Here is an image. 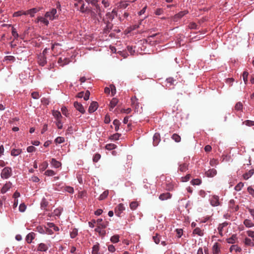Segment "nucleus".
<instances>
[{
  "instance_id": "46",
  "label": "nucleus",
  "mask_w": 254,
  "mask_h": 254,
  "mask_svg": "<svg viewBox=\"0 0 254 254\" xmlns=\"http://www.w3.org/2000/svg\"><path fill=\"white\" fill-rule=\"evenodd\" d=\"M243 124L246 125L247 126L251 127L254 126V121L251 120H246L243 123Z\"/></svg>"
},
{
  "instance_id": "58",
  "label": "nucleus",
  "mask_w": 254,
  "mask_h": 254,
  "mask_svg": "<svg viewBox=\"0 0 254 254\" xmlns=\"http://www.w3.org/2000/svg\"><path fill=\"white\" fill-rule=\"evenodd\" d=\"M31 96L33 98L37 99L40 97V95L38 92H33L31 93Z\"/></svg>"
},
{
  "instance_id": "47",
  "label": "nucleus",
  "mask_w": 254,
  "mask_h": 254,
  "mask_svg": "<svg viewBox=\"0 0 254 254\" xmlns=\"http://www.w3.org/2000/svg\"><path fill=\"white\" fill-rule=\"evenodd\" d=\"M128 5V4L126 1H121L119 5V7L120 8H126Z\"/></svg>"
},
{
  "instance_id": "35",
  "label": "nucleus",
  "mask_w": 254,
  "mask_h": 254,
  "mask_svg": "<svg viewBox=\"0 0 254 254\" xmlns=\"http://www.w3.org/2000/svg\"><path fill=\"white\" fill-rule=\"evenodd\" d=\"M188 170V165L186 163H183L182 164H181L179 166V170L182 172H184Z\"/></svg>"
},
{
  "instance_id": "41",
  "label": "nucleus",
  "mask_w": 254,
  "mask_h": 254,
  "mask_svg": "<svg viewBox=\"0 0 254 254\" xmlns=\"http://www.w3.org/2000/svg\"><path fill=\"white\" fill-rule=\"evenodd\" d=\"M64 138L63 137L59 136L56 138L55 141L56 143H62L64 142Z\"/></svg>"
},
{
  "instance_id": "63",
  "label": "nucleus",
  "mask_w": 254,
  "mask_h": 254,
  "mask_svg": "<svg viewBox=\"0 0 254 254\" xmlns=\"http://www.w3.org/2000/svg\"><path fill=\"white\" fill-rule=\"evenodd\" d=\"M62 210V208H58L57 209H56L54 210V213L55 215L59 216L61 214V213Z\"/></svg>"
},
{
  "instance_id": "11",
  "label": "nucleus",
  "mask_w": 254,
  "mask_h": 254,
  "mask_svg": "<svg viewBox=\"0 0 254 254\" xmlns=\"http://www.w3.org/2000/svg\"><path fill=\"white\" fill-rule=\"evenodd\" d=\"M172 194L169 192L163 193L159 195V199L161 200H165L171 197Z\"/></svg>"
},
{
  "instance_id": "59",
  "label": "nucleus",
  "mask_w": 254,
  "mask_h": 254,
  "mask_svg": "<svg viewBox=\"0 0 254 254\" xmlns=\"http://www.w3.org/2000/svg\"><path fill=\"white\" fill-rule=\"evenodd\" d=\"M218 161L216 159H212L210 161V165L212 166H214L217 165Z\"/></svg>"
},
{
  "instance_id": "57",
  "label": "nucleus",
  "mask_w": 254,
  "mask_h": 254,
  "mask_svg": "<svg viewBox=\"0 0 254 254\" xmlns=\"http://www.w3.org/2000/svg\"><path fill=\"white\" fill-rule=\"evenodd\" d=\"M61 111L64 115L66 117L68 116V110L65 107H63L61 109Z\"/></svg>"
},
{
  "instance_id": "37",
  "label": "nucleus",
  "mask_w": 254,
  "mask_h": 254,
  "mask_svg": "<svg viewBox=\"0 0 254 254\" xmlns=\"http://www.w3.org/2000/svg\"><path fill=\"white\" fill-rule=\"evenodd\" d=\"M119 236L118 235H115L113 236L111 238V241L113 243H118L119 241Z\"/></svg>"
},
{
  "instance_id": "53",
  "label": "nucleus",
  "mask_w": 254,
  "mask_h": 254,
  "mask_svg": "<svg viewBox=\"0 0 254 254\" xmlns=\"http://www.w3.org/2000/svg\"><path fill=\"white\" fill-rule=\"evenodd\" d=\"M243 186H244L243 183H242L241 182L239 183L235 186V189L237 191H239L242 189V188L243 187Z\"/></svg>"
},
{
  "instance_id": "38",
  "label": "nucleus",
  "mask_w": 254,
  "mask_h": 254,
  "mask_svg": "<svg viewBox=\"0 0 254 254\" xmlns=\"http://www.w3.org/2000/svg\"><path fill=\"white\" fill-rule=\"evenodd\" d=\"M78 234V231L76 229H73L70 233V236L71 238H74Z\"/></svg>"
},
{
  "instance_id": "24",
  "label": "nucleus",
  "mask_w": 254,
  "mask_h": 254,
  "mask_svg": "<svg viewBox=\"0 0 254 254\" xmlns=\"http://www.w3.org/2000/svg\"><path fill=\"white\" fill-rule=\"evenodd\" d=\"M210 203L212 206H218L219 204L218 197L217 196H214L211 199Z\"/></svg>"
},
{
  "instance_id": "44",
  "label": "nucleus",
  "mask_w": 254,
  "mask_h": 254,
  "mask_svg": "<svg viewBox=\"0 0 254 254\" xmlns=\"http://www.w3.org/2000/svg\"><path fill=\"white\" fill-rule=\"evenodd\" d=\"M15 58L12 56H7L4 58V61H10L11 62H14L15 61Z\"/></svg>"
},
{
  "instance_id": "48",
  "label": "nucleus",
  "mask_w": 254,
  "mask_h": 254,
  "mask_svg": "<svg viewBox=\"0 0 254 254\" xmlns=\"http://www.w3.org/2000/svg\"><path fill=\"white\" fill-rule=\"evenodd\" d=\"M192 185H199L201 184V181L199 179H193L191 181Z\"/></svg>"
},
{
  "instance_id": "40",
  "label": "nucleus",
  "mask_w": 254,
  "mask_h": 254,
  "mask_svg": "<svg viewBox=\"0 0 254 254\" xmlns=\"http://www.w3.org/2000/svg\"><path fill=\"white\" fill-rule=\"evenodd\" d=\"M129 206L131 209L135 210L138 206V203L136 201H132L130 203Z\"/></svg>"
},
{
  "instance_id": "54",
  "label": "nucleus",
  "mask_w": 254,
  "mask_h": 254,
  "mask_svg": "<svg viewBox=\"0 0 254 254\" xmlns=\"http://www.w3.org/2000/svg\"><path fill=\"white\" fill-rule=\"evenodd\" d=\"M101 155L100 154L96 153L94 155L93 158V161L94 162H97L98 160L100 159Z\"/></svg>"
},
{
  "instance_id": "39",
  "label": "nucleus",
  "mask_w": 254,
  "mask_h": 254,
  "mask_svg": "<svg viewBox=\"0 0 254 254\" xmlns=\"http://www.w3.org/2000/svg\"><path fill=\"white\" fill-rule=\"evenodd\" d=\"M113 124L115 126V129L116 131H118L119 129V126L120 125V122L119 120L116 119L113 122Z\"/></svg>"
},
{
  "instance_id": "10",
  "label": "nucleus",
  "mask_w": 254,
  "mask_h": 254,
  "mask_svg": "<svg viewBox=\"0 0 254 254\" xmlns=\"http://www.w3.org/2000/svg\"><path fill=\"white\" fill-rule=\"evenodd\" d=\"M11 186L12 184L10 182L6 183L1 188V192L2 193H5L7 190H8L10 189V188H11Z\"/></svg>"
},
{
  "instance_id": "2",
  "label": "nucleus",
  "mask_w": 254,
  "mask_h": 254,
  "mask_svg": "<svg viewBox=\"0 0 254 254\" xmlns=\"http://www.w3.org/2000/svg\"><path fill=\"white\" fill-rule=\"evenodd\" d=\"M57 12V9L56 8H53L51 11L46 12L45 17L50 20H53L57 17L56 15Z\"/></svg>"
},
{
  "instance_id": "27",
  "label": "nucleus",
  "mask_w": 254,
  "mask_h": 254,
  "mask_svg": "<svg viewBox=\"0 0 254 254\" xmlns=\"http://www.w3.org/2000/svg\"><path fill=\"white\" fill-rule=\"evenodd\" d=\"M22 152V150L20 149H13L11 151V155L13 156H16Z\"/></svg>"
},
{
  "instance_id": "64",
  "label": "nucleus",
  "mask_w": 254,
  "mask_h": 254,
  "mask_svg": "<svg viewBox=\"0 0 254 254\" xmlns=\"http://www.w3.org/2000/svg\"><path fill=\"white\" fill-rule=\"evenodd\" d=\"M116 145L114 144H108L106 146V148L108 150H112L115 148Z\"/></svg>"
},
{
  "instance_id": "43",
  "label": "nucleus",
  "mask_w": 254,
  "mask_h": 254,
  "mask_svg": "<svg viewBox=\"0 0 254 254\" xmlns=\"http://www.w3.org/2000/svg\"><path fill=\"white\" fill-rule=\"evenodd\" d=\"M106 16L107 19L108 20H109L110 21H112L115 17L114 16V15L112 14V13H111L110 12H107L106 14Z\"/></svg>"
},
{
  "instance_id": "28",
  "label": "nucleus",
  "mask_w": 254,
  "mask_h": 254,
  "mask_svg": "<svg viewBox=\"0 0 254 254\" xmlns=\"http://www.w3.org/2000/svg\"><path fill=\"white\" fill-rule=\"evenodd\" d=\"M193 234H196L198 236H202L203 235V231H202L199 228H196L193 231Z\"/></svg>"
},
{
  "instance_id": "5",
  "label": "nucleus",
  "mask_w": 254,
  "mask_h": 254,
  "mask_svg": "<svg viewBox=\"0 0 254 254\" xmlns=\"http://www.w3.org/2000/svg\"><path fill=\"white\" fill-rule=\"evenodd\" d=\"M125 210V207L122 203H120L115 209L116 215L119 217H121L122 213Z\"/></svg>"
},
{
  "instance_id": "16",
  "label": "nucleus",
  "mask_w": 254,
  "mask_h": 254,
  "mask_svg": "<svg viewBox=\"0 0 254 254\" xmlns=\"http://www.w3.org/2000/svg\"><path fill=\"white\" fill-rule=\"evenodd\" d=\"M49 202L45 198H43L41 202V208L42 209L47 210V206H48Z\"/></svg>"
},
{
  "instance_id": "25",
  "label": "nucleus",
  "mask_w": 254,
  "mask_h": 254,
  "mask_svg": "<svg viewBox=\"0 0 254 254\" xmlns=\"http://www.w3.org/2000/svg\"><path fill=\"white\" fill-rule=\"evenodd\" d=\"M237 239L236 235H233L230 238L227 239V242L229 244L235 243Z\"/></svg>"
},
{
  "instance_id": "51",
  "label": "nucleus",
  "mask_w": 254,
  "mask_h": 254,
  "mask_svg": "<svg viewBox=\"0 0 254 254\" xmlns=\"http://www.w3.org/2000/svg\"><path fill=\"white\" fill-rule=\"evenodd\" d=\"M45 174L48 176H53L55 175V173L52 170H48L45 172Z\"/></svg>"
},
{
  "instance_id": "20",
  "label": "nucleus",
  "mask_w": 254,
  "mask_h": 254,
  "mask_svg": "<svg viewBox=\"0 0 254 254\" xmlns=\"http://www.w3.org/2000/svg\"><path fill=\"white\" fill-rule=\"evenodd\" d=\"M51 164H52V165L53 167H55L56 168H59L62 165V164H61V162H60L59 161H57L54 158H52L51 159Z\"/></svg>"
},
{
  "instance_id": "60",
  "label": "nucleus",
  "mask_w": 254,
  "mask_h": 254,
  "mask_svg": "<svg viewBox=\"0 0 254 254\" xmlns=\"http://www.w3.org/2000/svg\"><path fill=\"white\" fill-rule=\"evenodd\" d=\"M247 235L249 237L252 238L253 240L254 241V231H248L247 232Z\"/></svg>"
},
{
  "instance_id": "32",
  "label": "nucleus",
  "mask_w": 254,
  "mask_h": 254,
  "mask_svg": "<svg viewBox=\"0 0 254 254\" xmlns=\"http://www.w3.org/2000/svg\"><path fill=\"white\" fill-rule=\"evenodd\" d=\"M39 20H40V22L43 23L46 26H48L49 24V21L48 20L47 18L45 17H43L42 16H39Z\"/></svg>"
},
{
  "instance_id": "26",
  "label": "nucleus",
  "mask_w": 254,
  "mask_h": 254,
  "mask_svg": "<svg viewBox=\"0 0 254 254\" xmlns=\"http://www.w3.org/2000/svg\"><path fill=\"white\" fill-rule=\"evenodd\" d=\"M233 251H235L236 252H240L242 249L237 245H232L230 248V251L232 252Z\"/></svg>"
},
{
  "instance_id": "17",
  "label": "nucleus",
  "mask_w": 254,
  "mask_h": 254,
  "mask_svg": "<svg viewBox=\"0 0 254 254\" xmlns=\"http://www.w3.org/2000/svg\"><path fill=\"white\" fill-rule=\"evenodd\" d=\"M216 173L217 171L215 169H209L205 172V174L208 177H213Z\"/></svg>"
},
{
  "instance_id": "1",
  "label": "nucleus",
  "mask_w": 254,
  "mask_h": 254,
  "mask_svg": "<svg viewBox=\"0 0 254 254\" xmlns=\"http://www.w3.org/2000/svg\"><path fill=\"white\" fill-rule=\"evenodd\" d=\"M12 169L9 167H4L1 171L0 176L3 179H7L12 176Z\"/></svg>"
},
{
  "instance_id": "19",
  "label": "nucleus",
  "mask_w": 254,
  "mask_h": 254,
  "mask_svg": "<svg viewBox=\"0 0 254 254\" xmlns=\"http://www.w3.org/2000/svg\"><path fill=\"white\" fill-rule=\"evenodd\" d=\"M38 250L41 252H46L48 249V247L44 243H40L38 247Z\"/></svg>"
},
{
  "instance_id": "3",
  "label": "nucleus",
  "mask_w": 254,
  "mask_h": 254,
  "mask_svg": "<svg viewBox=\"0 0 254 254\" xmlns=\"http://www.w3.org/2000/svg\"><path fill=\"white\" fill-rule=\"evenodd\" d=\"M104 23L106 24V27L103 29V32L105 34H108L111 30L112 29L113 24L109 20L103 19Z\"/></svg>"
},
{
  "instance_id": "61",
  "label": "nucleus",
  "mask_w": 254,
  "mask_h": 254,
  "mask_svg": "<svg viewBox=\"0 0 254 254\" xmlns=\"http://www.w3.org/2000/svg\"><path fill=\"white\" fill-rule=\"evenodd\" d=\"M26 206L24 203L20 204L19 206V210L20 212H24L26 209Z\"/></svg>"
},
{
  "instance_id": "55",
  "label": "nucleus",
  "mask_w": 254,
  "mask_h": 254,
  "mask_svg": "<svg viewBox=\"0 0 254 254\" xmlns=\"http://www.w3.org/2000/svg\"><path fill=\"white\" fill-rule=\"evenodd\" d=\"M153 239L156 244L159 243L160 238L158 234H156L155 236H153Z\"/></svg>"
},
{
  "instance_id": "33",
  "label": "nucleus",
  "mask_w": 254,
  "mask_h": 254,
  "mask_svg": "<svg viewBox=\"0 0 254 254\" xmlns=\"http://www.w3.org/2000/svg\"><path fill=\"white\" fill-rule=\"evenodd\" d=\"M244 243L246 245L249 246H254V243L252 241V240L248 238H246L244 240Z\"/></svg>"
},
{
  "instance_id": "15",
  "label": "nucleus",
  "mask_w": 254,
  "mask_h": 254,
  "mask_svg": "<svg viewBox=\"0 0 254 254\" xmlns=\"http://www.w3.org/2000/svg\"><path fill=\"white\" fill-rule=\"evenodd\" d=\"M102 221H103V220L102 219H97V225L101 226V228H102V229L106 228L107 226L109 224V222L108 221H106V222H104Z\"/></svg>"
},
{
  "instance_id": "62",
  "label": "nucleus",
  "mask_w": 254,
  "mask_h": 254,
  "mask_svg": "<svg viewBox=\"0 0 254 254\" xmlns=\"http://www.w3.org/2000/svg\"><path fill=\"white\" fill-rule=\"evenodd\" d=\"M48 166V163L47 162H44L40 166L41 169L42 171H44L47 168Z\"/></svg>"
},
{
  "instance_id": "7",
  "label": "nucleus",
  "mask_w": 254,
  "mask_h": 254,
  "mask_svg": "<svg viewBox=\"0 0 254 254\" xmlns=\"http://www.w3.org/2000/svg\"><path fill=\"white\" fill-rule=\"evenodd\" d=\"M98 108V103L97 102H92L89 107L88 112L92 113L95 112Z\"/></svg>"
},
{
  "instance_id": "49",
  "label": "nucleus",
  "mask_w": 254,
  "mask_h": 254,
  "mask_svg": "<svg viewBox=\"0 0 254 254\" xmlns=\"http://www.w3.org/2000/svg\"><path fill=\"white\" fill-rule=\"evenodd\" d=\"M11 33H12V36L14 38V39H17V38L18 37L19 35H18V34L17 33V32L16 31V29L14 28L13 27L12 28V32H11Z\"/></svg>"
},
{
  "instance_id": "56",
  "label": "nucleus",
  "mask_w": 254,
  "mask_h": 254,
  "mask_svg": "<svg viewBox=\"0 0 254 254\" xmlns=\"http://www.w3.org/2000/svg\"><path fill=\"white\" fill-rule=\"evenodd\" d=\"M178 238H181L183 234V231L182 229H177L176 230Z\"/></svg>"
},
{
  "instance_id": "36",
  "label": "nucleus",
  "mask_w": 254,
  "mask_h": 254,
  "mask_svg": "<svg viewBox=\"0 0 254 254\" xmlns=\"http://www.w3.org/2000/svg\"><path fill=\"white\" fill-rule=\"evenodd\" d=\"M53 115L57 119V120H60L61 118H62L61 114L59 111H54Z\"/></svg>"
},
{
  "instance_id": "30",
  "label": "nucleus",
  "mask_w": 254,
  "mask_h": 254,
  "mask_svg": "<svg viewBox=\"0 0 254 254\" xmlns=\"http://www.w3.org/2000/svg\"><path fill=\"white\" fill-rule=\"evenodd\" d=\"M171 138L176 142H179L181 141V136L177 133H174L172 135Z\"/></svg>"
},
{
  "instance_id": "8",
  "label": "nucleus",
  "mask_w": 254,
  "mask_h": 254,
  "mask_svg": "<svg viewBox=\"0 0 254 254\" xmlns=\"http://www.w3.org/2000/svg\"><path fill=\"white\" fill-rule=\"evenodd\" d=\"M153 144L154 146L158 145L160 141V135L159 133H155L153 137Z\"/></svg>"
},
{
  "instance_id": "12",
  "label": "nucleus",
  "mask_w": 254,
  "mask_h": 254,
  "mask_svg": "<svg viewBox=\"0 0 254 254\" xmlns=\"http://www.w3.org/2000/svg\"><path fill=\"white\" fill-rule=\"evenodd\" d=\"M119 100L116 98H114L112 99L109 105L110 110H112L117 105Z\"/></svg>"
},
{
  "instance_id": "34",
  "label": "nucleus",
  "mask_w": 254,
  "mask_h": 254,
  "mask_svg": "<svg viewBox=\"0 0 254 254\" xmlns=\"http://www.w3.org/2000/svg\"><path fill=\"white\" fill-rule=\"evenodd\" d=\"M243 105L242 103L241 102H239L236 103V104L235 106V110L238 111H242L243 110Z\"/></svg>"
},
{
  "instance_id": "31",
  "label": "nucleus",
  "mask_w": 254,
  "mask_h": 254,
  "mask_svg": "<svg viewBox=\"0 0 254 254\" xmlns=\"http://www.w3.org/2000/svg\"><path fill=\"white\" fill-rule=\"evenodd\" d=\"M109 191L108 190L104 191L99 197V200H102L105 199L108 195Z\"/></svg>"
},
{
  "instance_id": "18",
  "label": "nucleus",
  "mask_w": 254,
  "mask_h": 254,
  "mask_svg": "<svg viewBox=\"0 0 254 254\" xmlns=\"http://www.w3.org/2000/svg\"><path fill=\"white\" fill-rule=\"evenodd\" d=\"M254 174V169H252L243 174V178L245 180H248Z\"/></svg>"
},
{
  "instance_id": "50",
  "label": "nucleus",
  "mask_w": 254,
  "mask_h": 254,
  "mask_svg": "<svg viewBox=\"0 0 254 254\" xmlns=\"http://www.w3.org/2000/svg\"><path fill=\"white\" fill-rule=\"evenodd\" d=\"M249 73L247 71H244L243 74V80L245 84H247L248 81V76Z\"/></svg>"
},
{
  "instance_id": "13",
  "label": "nucleus",
  "mask_w": 254,
  "mask_h": 254,
  "mask_svg": "<svg viewBox=\"0 0 254 254\" xmlns=\"http://www.w3.org/2000/svg\"><path fill=\"white\" fill-rule=\"evenodd\" d=\"M228 225V223L227 222H224L222 224H220L218 227V230L219 232V234L222 236H223V228L226 227Z\"/></svg>"
},
{
  "instance_id": "6",
  "label": "nucleus",
  "mask_w": 254,
  "mask_h": 254,
  "mask_svg": "<svg viewBox=\"0 0 254 254\" xmlns=\"http://www.w3.org/2000/svg\"><path fill=\"white\" fill-rule=\"evenodd\" d=\"M73 105L74 108L81 113L84 114L85 113L84 107L81 103H78V102H74Z\"/></svg>"
},
{
  "instance_id": "21",
  "label": "nucleus",
  "mask_w": 254,
  "mask_h": 254,
  "mask_svg": "<svg viewBox=\"0 0 254 254\" xmlns=\"http://www.w3.org/2000/svg\"><path fill=\"white\" fill-rule=\"evenodd\" d=\"M40 10V8H33L28 10L27 13H29L31 17H33L35 13Z\"/></svg>"
},
{
  "instance_id": "23",
  "label": "nucleus",
  "mask_w": 254,
  "mask_h": 254,
  "mask_svg": "<svg viewBox=\"0 0 254 254\" xmlns=\"http://www.w3.org/2000/svg\"><path fill=\"white\" fill-rule=\"evenodd\" d=\"M212 251L213 254H218L220 252V249L219 247V244L217 243H215L213 247Z\"/></svg>"
},
{
  "instance_id": "14",
  "label": "nucleus",
  "mask_w": 254,
  "mask_h": 254,
  "mask_svg": "<svg viewBox=\"0 0 254 254\" xmlns=\"http://www.w3.org/2000/svg\"><path fill=\"white\" fill-rule=\"evenodd\" d=\"M35 233L33 232H31L29 233L26 237V241L28 244H30L32 243V240L35 238Z\"/></svg>"
},
{
  "instance_id": "4",
  "label": "nucleus",
  "mask_w": 254,
  "mask_h": 254,
  "mask_svg": "<svg viewBox=\"0 0 254 254\" xmlns=\"http://www.w3.org/2000/svg\"><path fill=\"white\" fill-rule=\"evenodd\" d=\"M188 13V10H184L180 11L178 13L175 14L174 16L172 17L171 19L172 21L174 22H177L179 19L182 18L183 16L187 14Z\"/></svg>"
},
{
  "instance_id": "9",
  "label": "nucleus",
  "mask_w": 254,
  "mask_h": 254,
  "mask_svg": "<svg viewBox=\"0 0 254 254\" xmlns=\"http://www.w3.org/2000/svg\"><path fill=\"white\" fill-rule=\"evenodd\" d=\"M38 63L41 66H44L47 63L46 57L45 55H39L38 57Z\"/></svg>"
},
{
  "instance_id": "52",
  "label": "nucleus",
  "mask_w": 254,
  "mask_h": 254,
  "mask_svg": "<svg viewBox=\"0 0 254 254\" xmlns=\"http://www.w3.org/2000/svg\"><path fill=\"white\" fill-rule=\"evenodd\" d=\"M121 135V134L117 133L111 135L110 138L112 140H118Z\"/></svg>"
},
{
  "instance_id": "42",
  "label": "nucleus",
  "mask_w": 254,
  "mask_h": 254,
  "mask_svg": "<svg viewBox=\"0 0 254 254\" xmlns=\"http://www.w3.org/2000/svg\"><path fill=\"white\" fill-rule=\"evenodd\" d=\"M110 91L111 92V94L112 96H114L116 93V88L114 85L111 84L110 85Z\"/></svg>"
},
{
  "instance_id": "22",
  "label": "nucleus",
  "mask_w": 254,
  "mask_h": 254,
  "mask_svg": "<svg viewBox=\"0 0 254 254\" xmlns=\"http://www.w3.org/2000/svg\"><path fill=\"white\" fill-rule=\"evenodd\" d=\"M99 244L97 243L92 247V254H99Z\"/></svg>"
},
{
  "instance_id": "45",
  "label": "nucleus",
  "mask_w": 254,
  "mask_h": 254,
  "mask_svg": "<svg viewBox=\"0 0 254 254\" xmlns=\"http://www.w3.org/2000/svg\"><path fill=\"white\" fill-rule=\"evenodd\" d=\"M81 5L79 9L80 11L82 13H84V12H86L88 10L87 7H85V4L83 3V2H81Z\"/></svg>"
},
{
  "instance_id": "29",
  "label": "nucleus",
  "mask_w": 254,
  "mask_h": 254,
  "mask_svg": "<svg viewBox=\"0 0 254 254\" xmlns=\"http://www.w3.org/2000/svg\"><path fill=\"white\" fill-rule=\"evenodd\" d=\"M244 224L246 227L249 228L254 226V224L249 219H245L244 221Z\"/></svg>"
}]
</instances>
